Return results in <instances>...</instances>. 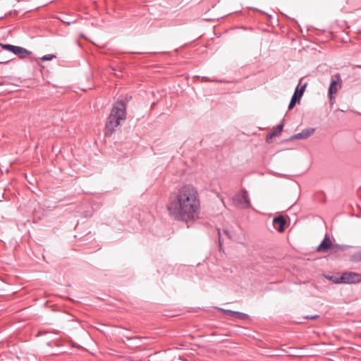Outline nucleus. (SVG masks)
I'll list each match as a JSON object with an SVG mask.
<instances>
[{
	"instance_id": "nucleus-12",
	"label": "nucleus",
	"mask_w": 361,
	"mask_h": 361,
	"mask_svg": "<svg viewBox=\"0 0 361 361\" xmlns=\"http://www.w3.org/2000/svg\"><path fill=\"white\" fill-rule=\"evenodd\" d=\"M10 60V58L6 55L4 51H0V63H7Z\"/></svg>"
},
{
	"instance_id": "nucleus-2",
	"label": "nucleus",
	"mask_w": 361,
	"mask_h": 361,
	"mask_svg": "<svg viewBox=\"0 0 361 361\" xmlns=\"http://www.w3.org/2000/svg\"><path fill=\"white\" fill-rule=\"evenodd\" d=\"M126 119V105L123 102H117L109 116V121L106 125V135H111L120 125L121 121Z\"/></svg>"
},
{
	"instance_id": "nucleus-10",
	"label": "nucleus",
	"mask_w": 361,
	"mask_h": 361,
	"mask_svg": "<svg viewBox=\"0 0 361 361\" xmlns=\"http://www.w3.org/2000/svg\"><path fill=\"white\" fill-rule=\"evenodd\" d=\"M283 124H279L278 125L276 128H274V131L271 133H269L267 137V142H271V140L276 136H278L281 134V133L283 130Z\"/></svg>"
},
{
	"instance_id": "nucleus-19",
	"label": "nucleus",
	"mask_w": 361,
	"mask_h": 361,
	"mask_svg": "<svg viewBox=\"0 0 361 361\" xmlns=\"http://www.w3.org/2000/svg\"><path fill=\"white\" fill-rule=\"evenodd\" d=\"M317 317V316H314V317H311L310 318L311 319H315Z\"/></svg>"
},
{
	"instance_id": "nucleus-18",
	"label": "nucleus",
	"mask_w": 361,
	"mask_h": 361,
	"mask_svg": "<svg viewBox=\"0 0 361 361\" xmlns=\"http://www.w3.org/2000/svg\"><path fill=\"white\" fill-rule=\"evenodd\" d=\"M359 255H360V256H359V260H360V261H361V252L359 253Z\"/></svg>"
},
{
	"instance_id": "nucleus-6",
	"label": "nucleus",
	"mask_w": 361,
	"mask_h": 361,
	"mask_svg": "<svg viewBox=\"0 0 361 361\" xmlns=\"http://www.w3.org/2000/svg\"><path fill=\"white\" fill-rule=\"evenodd\" d=\"M286 220L282 216H276L273 220V224L277 231L283 233L285 230Z\"/></svg>"
},
{
	"instance_id": "nucleus-1",
	"label": "nucleus",
	"mask_w": 361,
	"mask_h": 361,
	"mask_svg": "<svg viewBox=\"0 0 361 361\" xmlns=\"http://www.w3.org/2000/svg\"><path fill=\"white\" fill-rule=\"evenodd\" d=\"M166 208L175 220L188 222L197 219L200 212L197 190L190 184L183 185L170 196Z\"/></svg>"
},
{
	"instance_id": "nucleus-17",
	"label": "nucleus",
	"mask_w": 361,
	"mask_h": 361,
	"mask_svg": "<svg viewBox=\"0 0 361 361\" xmlns=\"http://www.w3.org/2000/svg\"><path fill=\"white\" fill-rule=\"evenodd\" d=\"M226 312H228V313H231V314L237 315V316H238V317H241V315H242L240 313L237 312H232V311H230V310H227Z\"/></svg>"
},
{
	"instance_id": "nucleus-16",
	"label": "nucleus",
	"mask_w": 361,
	"mask_h": 361,
	"mask_svg": "<svg viewBox=\"0 0 361 361\" xmlns=\"http://www.w3.org/2000/svg\"><path fill=\"white\" fill-rule=\"evenodd\" d=\"M306 87H307V84L306 83H305L302 86H301V87L300 89V92H299L298 100H300V97L303 94Z\"/></svg>"
},
{
	"instance_id": "nucleus-11",
	"label": "nucleus",
	"mask_w": 361,
	"mask_h": 361,
	"mask_svg": "<svg viewBox=\"0 0 361 361\" xmlns=\"http://www.w3.org/2000/svg\"><path fill=\"white\" fill-rule=\"evenodd\" d=\"M298 90L297 89L291 98V101L288 106V109H292L295 106L297 101H299L298 97Z\"/></svg>"
},
{
	"instance_id": "nucleus-14",
	"label": "nucleus",
	"mask_w": 361,
	"mask_h": 361,
	"mask_svg": "<svg viewBox=\"0 0 361 361\" xmlns=\"http://www.w3.org/2000/svg\"><path fill=\"white\" fill-rule=\"evenodd\" d=\"M330 280H331L335 283H343L341 281V276L337 277V276H331L329 278Z\"/></svg>"
},
{
	"instance_id": "nucleus-9",
	"label": "nucleus",
	"mask_w": 361,
	"mask_h": 361,
	"mask_svg": "<svg viewBox=\"0 0 361 361\" xmlns=\"http://www.w3.org/2000/svg\"><path fill=\"white\" fill-rule=\"evenodd\" d=\"M14 54L18 56L20 58L23 59L31 54V52L25 48L15 46L13 52Z\"/></svg>"
},
{
	"instance_id": "nucleus-20",
	"label": "nucleus",
	"mask_w": 361,
	"mask_h": 361,
	"mask_svg": "<svg viewBox=\"0 0 361 361\" xmlns=\"http://www.w3.org/2000/svg\"><path fill=\"white\" fill-rule=\"evenodd\" d=\"M224 233L227 235L228 232L226 231H224Z\"/></svg>"
},
{
	"instance_id": "nucleus-4",
	"label": "nucleus",
	"mask_w": 361,
	"mask_h": 361,
	"mask_svg": "<svg viewBox=\"0 0 361 361\" xmlns=\"http://www.w3.org/2000/svg\"><path fill=\"white\" fill-rule=\"evenodd\" d=\"M342 80L338 73L331 76V84L329 88V94L330 96V100H333V95L336 94L337 92L341 88Z\"/></svg>"
},
{
	"instance_id": "nucleus-7",
	"label": "nucleus",
	"mask_w": 361,
	"mask_h": 361,
	"mask_svg": "<svg viewBox=\"0 0 361 361\" xmlns=\"http://www.w3.org/2000/svg\"><path fill=\"white\" fill-rule=\"evenodd\" d=\"M331 241L327 236L323 240L322 243L318 246L317 251L319 252H326L327 250L331 247Z\"/></svg>"
},
{
	"instance_id": "nucleus-8",
	"label": "nucleus",
	"mask_w": 361,
	"mask_h": 361,
	"mask_svg": "<svg viewBox=\"0 0 361 361\" xmlns=\"http://www.w3.org/2000/svg\"><path fill=\"white\" fill-rule=\"evenodd\" d=\"M314 133V128H307L303 130L301 133H299L298 134H295L293 139H306L311 136Z\"/></svg>"
},
{
	"instance_id": "nucleus-5",
	"label": "nucleus",
	"mask_w": 361,
	"mask_h": 361,
	"mask_svg": "<svg viewBox=\"0 0 361 361\" xmlns=\"http://www.w3.org/2000/svg\"><path fill=\"white\" fill-rule=\"evenodd\" d=\"M343 283H355L361 281V275L355 272H345L341 276Z\"/></svg>"
},
{
	"instance_id": "nucleus-15",
	"label": "nucleus",
	"mask_w": 361,
	"mask_h": 361,
	"mask_svg": "<svg viewBox=\"0 0 361 361\" xmlns=\"http://www.w3.org/2000/svg\"><path fill=\"white\" fill-rule=\"evenodd\" d=\"M54 57H55L54 55L49 54V55H46V56H44L43 57H42L41 60L43 61H50V60H52Z\"/></svg>"
},
{
	"instance_id": "nucleus-13",
	"label": "nucleus",
	"mask_w": 361,
	"mask_h": 361,
	"mask_svg": "<svg viewBox=\"0 0 361 361\" xmlns=\"http://www.w3.org/2000/svg\"><path fill=\"white\" fill-rule=\"evenodd\" d=\"M0 47H1L4 50L8 51L10 52H13L15 47V46L11 44H4L1 43H0Z\"/></svg>"
},
{
	"instance_id": "nucleus-3",
	"label": "nucleus",
	"mask_w": 361,
	"mask_h": 361,
	"mask_svg": "<svg viewBox=\"0 0 361 361\" xmlns=\"http://www.w3.org/2000/svg\"><path fill=\"white\" fill-rule=\"evenodd\" d=\"M233 202L236 206L242 209L249 208L251 205L248 192L245 190H242L234 196Z\"/></svg>"
},
{
	"instance_id": "nucleus-21",
	"label": "nucleus",
	"mask_w": 361,
	"mask_h": 361,
	"mask_svg": "<svg viewBox=\"0 0 361 361\" xmlns=\"http://www.w3.org/2000/svg\"><path fill=\"white\" fill-rule=\"evenodd\" d=\"M360 67L361 68V66Z\"/></svg>"
}]
</instances>
